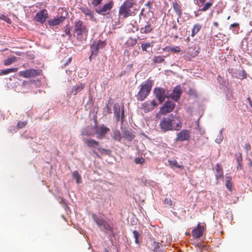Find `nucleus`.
<instances>
[{"label": "nucleus", "instance_id": "51", "mask_svg": "<svg viewBox=\"0 0 252 252\" xmlns=\"http://www.w3.org/2000/svg\"><path fill=\"white\" fill-rule=\"evenodd\" d=\"M242 169V163H238L237 166V170H241Z\"/></svg>", "mask_w": 252, "mask_h": 252}, {"label": "nucleus", "instance_id": "46", "mask_svg": "<svg viewBox=\"0 0 252 252\" xmlns=\"http://www.w3.org/2000/svg\"><path fill=\"white\" fill-rule=\"evenodd\" d=\"M245 149L247 152H249L251 149V146L249 143H247L245 145Z\"/></svg>", "mask_w": 252, "mask_h": 252}, {"label": "nucleus", "instance_id": "27", "mask_svg": "<svg viewBox=\"0 0 252 252\" xmlns=\"http://www.w3.org/2000/svg\"><path fill=\"white\" fill-rule=\"evenodd\" d=\"M231 180L232 177L230 175L226 174L225 179V186L227 189L229 191H231L232 190L233 184Z\"/></svg>", "mask_w": 252, "mask_h": 252}, {"label": "nucleus", "instance_id": "13", "mask_svg": "<svg viewBox=\"0 0 252 252\" xmlns=\"http://www.w3.org/2000/svg\"><path fill=\"white\" fill-rule=\"evenodd\" d=\"M158 106V103L156 100H153L151 102L146 101L141 105V109L143 110L145 113H148L152 111L155 107Z\"/></svg>", "mask_w": 252, "mask_h": 252}, {"label": "nucleus", "instance_id": "41", "mask_svg": "<svg viewBox=\"0 0 252 252\" xmlns=\"http://www.w3.org/2000/svg\"><path fill=\"white\" fill-rule=\"evenodd\" d=\"M169 51L174 53H179L181 51V49L179 46H175L170 47Z\"/></svg>", "mask_w": 252, "mask_h": 252}, {"label": "nucleus", "instance_id": "29", "mask_svg": "<svg viewBox=\"0 0 252 252\" xmlns=\"http://www.w3.org/2000/svg\"><path fill=\"white\" fill-rule=\"evenodd\" d=\"M202 25L200 24H195L191 30V36L194 37L201 30Z\"/></svg>", "mask_w": 252, "mask_h": 252}, {"label": "nucleus", "instance_id": "39", "mask_svg": "<svg viewBox=\"0 0 252 252\" xmlns=\"http://www.w3.org/2000/svg\"><path fill=\"white\" fill-rule=\"evenodd\" d=\"M28 124V122L27 121L22 122V121H19L16 126V127L18 129H21L23 127H24Z\"/></svg>", "mask_w": 252, "mask_h": 252}, {"label": "nucleus", "instance_id": "9", "mask_svg": "<svg viewBox=\"0 0 252 252\" xmlns=\"http://www.w3.org/2000/svg\"><path fill=\"white\" fill-rule=\"evenodd\" d=\"M190 132L189 130L184 129L177 134L175 141L182 142L189 141L190 139Z\"/></svg>", "mask_w": 252, "mask_h": 252}, {"label": "nucleus", "instance_id": "58", "mask_svg": "<svg viewBox=\"0 0 252 252\" xmlns=\"http://www.w3.org/2000/svg\"><path fill=\"white\" fill-rule=\"evenodd\" d=\"M187 40H188V41H189V37H188V38H187Z\"/></svg>", "mask_w": 252, "mask_h": 252}, {"label": "nucleus", "instance_id": "36", "mask_svg": "<svg viewBox=\"0 0 252 252\" xmlns=\"http://www.w3.org/2000/svg\"><path fill=\"white\" fill-rule=\"evenodd\" d=\"M15 59L16 58L15 57L9 58L4 61L3 64L5 66L10 65L15 61Z\"/></svg>", "mask_w": 252, "mask_h": 252}, {"label": "nucleus", "instance_id": "57", "mask_svg": "<svg viewBox=\"0 0 252 252\" xmlns=\"http://www.w3.org/2000/svg\"><path fill=\"white\" fill-rule=\"evenodd\" d=\"M93 153L96 155H97V153L94 150H93Z\"/></svg>", "mask_w": 252, "mask_h": 252}, {"label": "nucleus", "instance_id": "7", "mask_svg": "<svg viewBox=\"0 0 252 252\" xmlns=\"http://www.w3.org/2000/svg\"><path fill=\"white\" fill-rule=\"evenodd\" d=\"M41 74L42 70L40 69H30L21 71L19 72V76L25 78L34 77L37 76H40Z\"/></svg>", "mask_w": 252, "mask_h": 252}, {"label": "nucleus", "instance_id": "1", "mask_svg": "<svg viewBox=\"0 0 252 252\" xmlns=\"http://www.w3.org/2000/svg\"><path fill=\"white\" fill-rule=\"evenodd\" d=\"M159 126L163 132L180 130L182 127V123L180 117H175L172 114L168 117H163L160 121Z\"/></svg>", "mask_w": 252, "mask_h": 252}, {"label": "nucleus", "instance_id": "47", "mask_svg": "<svg viewBox=\"0 0 252 252\" xmlns=\"http://www.w3.org/2000/svg\"><path fill=\"white\" fill-rule=\"evenodd\" d=\"M65 34L67 35L69 37H70L71 36V34L70 31V29L68 28H67L65 29Z\"/></svg>", "mask_w": 252, "mask_h": 252}, {"label": "nucleus", "instance_id": "16", "mask_svg": "<svg viewBox=\"0 0 252 252\" xmlns=\"http://www.w3.org/2000/svg\"><path fill=\"white\" fill-rule=\"evenodd\" d=\"M205 227L203 225H201L199 223L196 227L193 229L191 231V234L194 238H199L202 236Z\"/></svg>", "mask_w": 252, "mask_h": 252}, {"label": "nucleus", "instance_id": "14", "mask_svg": "<svg viewBox=\"0 0 252 252\" xmlns=\"http://www.w3.org/2000/svg\"><path fill=\"white\" fill-rule=\"evenodd\" d=\"M95 122V133L97 134V138H101L103 136H104V135L109 131V128L107 127L106 126H104V125L97 126L96 125L97 122L96 121Z\"/></svg>", "mask_w": 252, "mask_h": 252}, {"label": "nucleus", "instance_id": "5", "mask_svg": "<svg viewBox=\"0 0 252 252\" xmlns=\"http://www.w3.org/2000/svg\"><path fill=\"white\" fill-rule=\"evenodd\" d=\"M107 44L105 40H95L91 45V55L89 57L91 61L93 56L95 57L97 55L100 49L104 48Z\"/></svg>", "mask_w": 252, "mask_h": 252}, {"label": "nucleus", "instance_id": "8", "mask_svg": "<svg viewBox=\"0 0 252 252\" xmlns=\"http://www.w3.org/2000/svg\"><path fill=\"white\" fill-rule=\"evenodd\" d=\"M175 103L172 101H166L163 105L160 108V112L163 115H165L168 113L172 112L174 107Z\"/></svg>", "mask_w": 252, "mask_h": 252}, {"label": "nucleus", "instance_id": "53", "mask_svg": "<svg viewBox=\"0 0 252 252\" xmlns=\"http://www.w3.org/2000/svg\"><path fill=\"white\" fill-rule=\"evenodd\" d=\"M213 24L216 28H218L219 26V23L217 22H214Z\"/></svg>", "mask_w": 252, "mask_h": 252}, {"label": "nucleus", "instance_id": "22", "mask_svg": "<svg viewBox=\"0 0 252 252\" xmlns=\"http://www.w3.org/2000/svg\"><path fill=\"white\" fill-rule=\"evenodd\" d=\"M172 6L178 18H181L182 14V10L181 5L177 1H174L172 3Z\"/></svg>", "mask_w": 252, "mask_h": 252}, {"label": "nucleus", "instance_id": "44", "mask_svg": "<svg viewBox=\"0 0 252 252\" xmlns=\"http://www.w3.org/2000/svg\"><path fill=\"white\" fill-rule=\"evenodd\" d=\"M164 204L168 206L171 207L172 205V202L170 198H165L164 200Z\"/></svg>", "mask_w": 252, "mask_h": 252}, {"label": "nucleus", "instance_id": "25", "mask_svg": "<svg viewBox=\"0 0 252 252\" xmlns=\"http://www.w3.org/2000/svg\"><path fill=\"white\" fill-rule=\"evenodd\" d=\"M213 2V0H210L209 1L206 2L205 3H204L203 4L199 2V6L201 7V6H203V7L199 10L203 12L207 11L212 6Z\"/></svg>", "mask_w": 252, "mask_h": 252}, {"label": "nucleus", "instance_id": "19", "mask_svg": "<svg viewBox=\"0 0 252 252\" xmlns=\"http://www.w3.org/2000/svg\"><path fill=\"white\" fill-rule=\"evenodd\" d=\"M182 94V90L180 87H176L173 92L171 94V97L175 101H178L180 98Z\"/></svg>", "mask_w": 252, "mask_h": 252}, {"label": "nucleus", "instance_id": "24", "mask_svg": "<svg viewBox=\"0 0 252 252\" xmlns=\"http://www.w3.org/2000/svg\"><path fill=\"white\" fill-rule=\"evenodd\" d=\"M122 132L123 137L129 141H131L135 137V135L129 130L126 129H123L122 130Z\"/></svg>", "mask_w": 252, "mask_h": 252}, {"label": "nucleus", "instance_id": "52", "mask_svg": "<svg viewBox=\"0 0 252 252\" xmlns=\"http://www.w3.org/2000/svg\"><path fill=\"white\" fill-rule=\"evenodd\" d=\"M248 100L249 101L251 106L252 107V101L251 100L250 97L248 98Z\"/></svg>", "mask_w": 252, "mask_h": 252}, {"label": "nucleus", "instance_id": "20", "mask_svg": "<svg viewBox=\"0 0 252 252\" xmlns=\"http://www.w3.org/2000/svg\"><path fill=\"white\" fill-rule=\"evenodd\" d=\"M216 179L219 180L220 179H222L223 177V171L222 168L220 166L219 163H217L216 166Z\"/></svg>", "mask_w": 252, "mask_h": 252}, {"label": "nucleus", "instance_id": "40", "mask_svg": "<svg viewBox=\"0 0 252 252\" xmlns=\"http://www.w3.org/2000/svg\"><path fill=\"white\" fill-rule=\"evenodd\" d=\"M230 29H232V28H236L237 29V31L236 32H235L234 30H232L233 31V32L235 34L236 33H238V31H239V29L240 28L239 27V24L238 23H233V24H232L230 25Z\"/></svg>", "mask_w": 252, "mask_h": 252}, {"label": "nucleus", "instance_id": "6", "mask_svg": "<svg viewBox=\"0 0 252 252\" xmlns=\"http://www.w3.org/2000/svg\"><path fill=\"white\" fill-rule=\"evenodd\" d=\"M83 141L89 148H94L97 147L98 151L101 154L109 155L111 154V151L110 150L98 147L99 142L94 139L86 138L83 140Z\"/></svg>", "mask_w": 252, "mask_h": 252}, {"label": "nucleus", "instance_id": "11", "mask_svg": "<svg viewBox=\"0 0 252 252\" xmlns=\"http://www.w3.org/2000/svg\"><path fill=\"white\" fill-rule=\"evenodd\" d=\"M113 6V1H110L105 4L102 7L99 6L96 8L95 11L99 14L105 15L108 13V12L112 8Z\"/></svg>", "mask_w": 252, "mask_h": 252}, {"label": "nucleus", "instance_id": "23", "mask_svg": "<svg viewBox=\"0 0 252 252\" xmlns=\"http://www.w3.org/2000/svg\"><path fill=\"white\" fill-rule=\"evenodd\" d=\"M64 17L63 16L55 19H52L48 21V24L50 26H57L63 22L64 20Z\"/></svg>", "mask_w": 252, "mask_h": 252}, {"label": "nucleus", "instance_id": "55", "mask_svg": "<svg viewBox=\"0 0 252 252\" xmlns=\"http://www.w3.org/2000/svg\"><path fill=\"white\" fill-rule=\"evenodd\" d=\"M172 28H173V29H175V30H176L177 29V25H176V24L174 25L173 26V27H172Z\"/></svg>", "mask_w": 252, "mask_h": 252}, {"label": "nucleus", "instance_id": "12", "mask_svg": "<svg viewBox=\"0 0 252 252\" xmlns=\"http://www.w3.org/2000/svg\"><path fill=\"white\" fill-rule=\"evenodd\" d=\"M160 245H161L160 243L156 242L152 238H150L147 242L148 248L154 252H158L161 251V250L159 249Z\"/></svg>", "mask_w": 252, "mask_h": 252}, {"label": "nucleus", "instance_id": "33", "mask_svg": "<svg viewBox=\"0 0 252 252\" xmlns=\"http://www.w3.org/2000/svg\"><path fill=\"white\" fill-rule=\"evenodd\" d=\"M113 138L115 140L120 141L122 138L120 131L118 129L114 130L113 131Z\"/></svg>", "mask_w": 252, "mask_h": 252}, {"label": "nucleus", "instance_id": "28", "mask_svg": "<svg viewBox=\"0 0 252 252\" xmlns=\"http://www.w3.org/2000/svg\"><path fill=\"white\" fill-rule=\"evenodd\" d=\"M81 11L86 16H89L91 19L94 18L93 12L87 7L80 8Z\"/></svg>", "mask_w": 252, "mask_h": 252}, {"label": "nucleus", "instance_id": "17", "mask_svg": "<svg viewBox=\"0 0 252 252\" xmlns=\"http://www.w3.org/2000/svg\"><path fill=\"white\" fill-rule=\"evenodd\" d=\"M113 108H114V115L116 117V120L117 121H119L120 119V116L121 117V119L123 120L124 117V110H123L122 111L121 114L120 115L121 109H120V107L119 104L118 103H115L114 105Z\"/></svg>", "mask_w": 252, "mask_h": 252}, {"label": "nucleus", "instance_id": "30", "mask_svg": "<svg viewBox=\"0 0 252 252\" xmlns=\"http://www.w3.org/2000/svg\"><path fill=\"white\" fill-rule=\"evenodd\" d=\"M94 220L97 224V225L100 227L102 225L105 223L106 221L101 218H98L96 215H93L92 216Z\"/></svg>", "mask_w": 252, "mask_h": 252}, {"label": "nucleus", "instance_id": "2", "mask_svg": "<svg viewBox=\"0 0 252 252\" xmlns=\"http://www.w3.org/2000/svg\"><path fill=\"white\" fill-rule=\"evenodd\" d=\"M88 32L86 26L83 21L78 20L74 23L73 35L77 40L82 42L87 37Z\"/></svg>", "mask_w": 252, "mask_h": 252}, {"label": "nucleus", "instance_id": "54", "mask_svg": "<svg viewBox=\"0 0 252 252\" xmlns=\"http://www.w3.org/2000/svg\"><path fill=\"white\" fill-rule=\"evenodd\" d=\"M200 3L203 4L204 3H205V1L206 0H198Z\"/></svg>", "mask_w": 252, "mask_h": 252}, {"label": "nucleus", "instance_id": "56", "mask_svg": "<svg viewBox=\"0 0 252 252\" xmlns=\"http://www.w3.org/2000/svg\"><path fill=\"white\" fill-rule=\"evenodd\" d=\"M173 36L174 37L175 39H177L178 38V36L177 34H173Z\"/></svg>", "mask_w": 252, "mask_h": 252}, {"label": "nucleus", "instance_id": "59", "mask_svg": "<svg viewBox=\"0 0 252 252\" xmlns=\"http://www.w3.org/2000/svg\"><path fill=\"white\" fill-rule=\"evenodd\" d=\"M229 18H230V16H228V17H227V19L228 20V19H229Z\"/></svg>", "mask_w": 252, "mask_h": 252}, {"label": "nucleus", "instance_id": "18", "mask_svg": "<svg viewBox=\"0 0 252 252\" xmlns=\"http://www.w3.org/2000/svg\"><path fill=\"white\" fill-rule=\"evenodd\" d=\"M95 126H87L82 130L81 134L88 136H94L95 133Z\"/></svg>", "mask_w": 252, "mask_h": 252}, {"label": "nucleus", "instance_id": "34", "mask_svg": "<svg viewBox=\"0 0 252 252\" xmlns=\"http://www.w3.org/2000/svg\"><path fill=\"white\" fill-rule=\"evenodd\" d=\"M18 68L17 67L8 68L6 69L1 70L0 72V75H4L8 74L11 72H16L17 71Z\"/></svg>", "mask_w": 252, "mask_h": 252}, {"label": "nucleus", "instance_id": "26", "mask_svg": "<svg viewBox=\"0 0 252 252\" xmlns=\"http://www.w3.org/2000/svg\"><path fill=\"white\" fill-rule=\"evenodd\" d=\"M85 86V85L83 83L75 85L72 89V93H73L74 95H76L77 94L80 92L84 88Z\"/></svg>", "mask_w": 252, "mask_h": 252}, {"label": "nucleus", "instance_id": "21", "mask_svg": "<svg viewBox=\"0 0 252 252\" xmlns=\"http://www.w3.org/2000/svg\"><path fill=\"white\" fill-rule=\"evenodd\" d=\"M153 29V26L150 23H147L144 27L140 28V32L142 34H148L151 32Z\"/></svg>", "mask_w": 252, "mask_h": 252}, {"label": "nucleus", "instance_id": "38", "mask_svg": "<svg viewBox=\"0 0 252 252\" xmlns=\"http://www.w3.org/2000/svg\"><path fill=\"white\" fill-rule=\"evenodd\" d=\"M153 45L150 42H146L141 44V47L142 51H147V48L152 47Z\"/></svg>", "mask_w": 252, "mask_h": 252}, {"label": "nucleus", "instance_id": "3", "mask_svg": "<svg viewBox=\"0 0 252 252\" xmlns=\"http://www.w3.org/2000/svg\"><path fill=\"white\" fill-rule=\"evenodd\" d=\"M135 4L134 0H126L119 8V16H122L123 18H126L134 15L135 13L132 11L131 8Z\"/></svg>", "mask_w": 252, "mask_h": 252}, {"label": "nucleus", "instance_id": "43", "mask_svg": "<svg viewBox=\"0 0 252 252\" xmlns=\"http://www.w3.org/2000/svg\"><path fill=\"white\" fill-rule=\"evenodd\" d=\"M134 162L136 164H142L145 162V159L142 157L136 158L134 159Z\"/></svg>", "mask_w": 252, "mask_h": 252}, {"label": "nucleus", "instance_id": "31", "mask_svg": "<svg viewBox=\"0 0 252 252\" xmlns=\"http://www.w3.org/2000/svg\"><path fill=\"white\" fill-rule=\"evenodd\" d=\"M100 228L105 233L111 232L113 231V228L106 222L101 225Z\"/></svg>", "mask_w": 252, "mask_h": 252}, {"label": "nucleus", "instance_id": "48", "mask_svg": "<svg viewBox=\"0 0 252 252\" xmlns=\"http://www.w3.org/2000/svg\"><path fill=\"white\" fill-rule=\"evenodd\" d=\"M3 18H2L3 20H4L5 21H6L7 23H11V20L8 18L7 17L5 16H4L3 15L2 16Z\"/></svg>", "mask_w": 252, "mask_h": 252}, {"label": "nucleus", "instance_id": "42", "mask_svg": "<svg viewBox=\"0 0 252 252\" xmlns=\"http://www.w3.org/2000/svg\"><path fill=\"white\" fill-rule=\"evenodd\" d=\"M132 233H133L134 237L135 238V242L136 244H139V241L138 240V238L140 236L139 232L136 230H134V231H133Z\"/></svg>", "mask_w": 252, "mask_h": 252}, {"label": "nucleus", "instance_id": "37", "mask_svg": "<svg viewBox=\"0 0 252 252\" xmlns=\"http://www.w3.org/2000/svg\"><path fill=\"white\" fill-rule=\"evenodd\" d=\"M155 63H161L164 61V58L161 56H155L153 59Z\"/></svg>", "mask_w": 252, "mask_h": 252}, {"label": "nucleus", "instance_id": "35", "mask_svg": "<svg viewBox=\"0 0 252 252\" xmlns=\"http://www.w3.org/2000/svg\"><path fill=\"white\" fill-rule=\"evenodd\" d=\"M73 178L76 180L77 184L81 183V177L79 172L77 171H74L72 173Z\"/></svg>", "mask_w": 252, "mask_h": 252}, {"label": "nucleus", "instance_id": "32", "mask_svg": "<svg viewBox=\"0 0 252 252\" xmlns=\"http://www.w3.org/2000/svg\"><path fill=\"white\" fill-rule=\"evenodd\" d=\"M168 162L171 167L175 166L182 170L184 168V166L182 164H179L175 159L169 160Z\"/></svg>", "mask_w": 252, "mask_h": 252}, {"label": "nucleus", "instance_id": "50", "mask_svg": "<svg viewBox=\"0 0 252 252\" xmlns=\"http://www.w3.org/2000/svg\"><path fill=\"white\" fill-rule=\"evenodd\" d=\"M242 158L241 154L240 155V156L237 158V163H242Z\"/></svg>", "mask_w": 252, "mask_h": 252}, {"label": "nucleus", "instance_id": "49", "mask_svg": "<svg viewBox=\"0 0 252 252\" xmlns=\"http://www.w3.org/2000/svg\"><path fill=\"white\" fill-rule=\"evenodd\" d=\"M145 6L148 7L149 9H151L152 6V3L150 1H148L145 4Z\"/></svg>", "mask_w": 252, "mask_h": 252}, {"label": "nucleus", "instance_id": "15", "mask_svg": "<svg viewBox=\"0 0 252 252\" xmlns=\"http://www.w3.org/2000/svg\"><path fill=\"white\" fill-rule=\"evenodd\" d=\"M47 17V11L46 9H44L41 10H40L36 14L34 17V19L38 22L43 23L45 22Z\"/></svg>", "mask_w": 252, "mask_h": 252}, {"label": "nucleus", "instance_id": "10", "mask_svg": "<svg viewBox=\"0 0 252 252\" xmlns=\"http://www.w3.org/2000/svg\"><path fill=\"white\" fill-rule=\"evenodd\" d=\"M154 93L156 98L160 103L163 102L165 98L167 97L165 90L162 88H155Z\"/></svg>", "mask_w": 252, "mask_h": 252}, {"label": "nucleus", "instance_id": "4", "mask_svg": "<svg viewBox=\"0 0 252 252\" xmlns=\"http://www.w3.org/2000/svg\"><path fill=\"white\" fill-rule=\"evenodd\" d=\"M153 86V81L147 80L144 84L140 85V89L136 96L138 101H143L150 94Z\"/></svg>", "mask_w": 252, "mask_h": 252}, {"label": "nucleus", "instance_id": "45", "mask_svg": "<svg viewBox=\"0 0 252 252\" xmlns=\"http://www.w3.org/2000/svg\"><path fill=\"white\" fill-rule=\"evenodd\" d=\"M102 0H93L92 1V4L94 6H97L101 3Z\"/></svg>", "mask_w": 252, "mask_h": 252}, {"label": "nucleus", "instance_id": "60", "mask_svg": "<svg viewBox=\"0 0 252 252\" xmlns=\"http://www.w3.org/2000/svg\"><path fill=\"white\" fill-rule=\"evenodd\" d=\"M162 252V251H160V252Z\"/></svg>", "mask_w": 252, "mask_h": 252}]
</instances>
